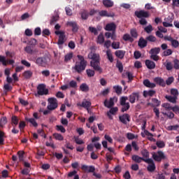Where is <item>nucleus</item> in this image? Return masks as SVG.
<instances>
[{"label":"nucleus","instance_id":"nucleus-1","mask_svg":"<svg viewBox=\"0 0 179 179\" xmlns=\"http://www.w3.org/2000/svg\"><path fill=\"white\" fill-rule=\"evenodd\" d=\"M88 58L89 59H92L90 65L93 69L96 71V72L103 73V69L100 67V55L91 52L88 54Z\"/></svg>","mask_w":179,"mask_h":179},{"label":"nucleus","instance_id":"nucleus-2","mask_svg":"<svg viewBox=\"0 0 179 179\" xmlns=\"http://www.w3.org/2000/svg\"><path fill=\"white\" fill-rule=\"evenodd\" d=\"M106 31H111V32H106L105 37L106 38H111V40H116L117 35L115 34V31L117 30V24L114 22H110L106 24L104 27Z\"/></svg>","mask_w":179,"mask_h":179},{"label":"nucleus","instance_id":"nucleus-3","mask_svg":"<svg viewBox=\"0 0 179 179\" xmlns=\"http://www.w3.org/2000/svg\"><path fill=\"white\" fill-rule=\"evenodd\" d=\"M77 58L79 59L80 62H76L74 67H73V69H74L75 72H77V73H82L85 69H86V66L87 65V62L85 60V57L83 56L78 55L77 56Z\"/></svg>","mask_w":179,"mask_h":179},{"label":"nucleus","instance_id":"nucleus-4","mask_svg":"<svg viewBox=\"0 0 179 179\" xmlns=\"http://www.w3.org/2000/svg\"><path fill=\"white\" fill-rule=\"evenodd\" d=\"M135 16H136V17H138L139 20V23L141 24V26H146V24H148V21L146 20V19H148V17H150V14H149V11H145L143 10H136L134 13Z\"/></svg>","mask_w":179,"mask_h":179},{"label":"nucleus","instance_id":"nucleus-5","mask_svg":"<svg viewBox=\"0 0 179 179\" xmlns=\"http://www.w3.org/2000/svg\"><path fill=\"white\" fill-rule=\"evenodd\" d=\"M47 108L49 110V111H54V110L58 108V100H57V98H48Z\"/></svg>","mask_w":179,"mask_h":179},{"label":"nucleus","instance_id":"nucleus-6","mask_svg":"<svg viewBox=\"0 0 179 179\" xmlns=\"http://www.w3.org/2000/svg\"><path fill=\"white\" fill-rule=\"evenodd\" d=\"M81 169L84 171H87V173H93V176L96 177V178H101V174L96 173V168L93 166H87V165H82Z\"/></svg>","mask_w":179,"mask_h":179},{"label":"nucleus","instance_id":"nucleus-7","mask_svg":"<svg viewBox=\"0 0 179 179\" xmlns=\"http://www.w3.org/2000/svg\"><path fill=\"white\" fill-rule=\"evenodd\" d=\"M128 100V96H122L120 99V106H122L121 109L122 113H125V111H128V109L131 107L129 105V102H127Z\"/></svg>","mask_w":179,"mask_h":179},{"label":"nucleus","instance_id":"nucleus-8","mask_svg":"<svg viewBox=\"0 0 179 179\" xmlns=\"http://www.w3.org/2000/svg\"><path fill=\"white\" fill-rule=\"evenodd\" d=\"M152 159L155 160V162H162V160H166L167 157H166L163 151H158L157 152V153H152Z\"/></svg>","mask_w":179,"mask_h":179},{"label":"nucleus","instance_id":"nucleus-9","mask_svg":"<svg viewBox=\"0 0 179 179\" xmlns=\"http://www.w3.org/2000/svg\"><path fill=\"white\" fill-rule=\"evenodd\" d=\"M37 94H38V96H47V94H48V89L45 88V85L39 84L38 85Z\"/></svg>","mask_w":179,"mask_h":179},{"label":"nucleus","instance_id":"nucleus-10","mask_svg":"<svg viewBox=\"0 0 179 179\" xmlns=\"http://www.w3.org/2000/svg\"><path fill=\"white\" fill-rule=\"evenodd\" d=\"M47 56L38 57L35 60V64L38 66H45L47 65Z\"/></svg>","mask_w":179,"mask_h":179},{"label":"nucleus","instance_id":"nucleus-11","mask_svg":"<svg viewBox=\"0 0 179 179\" xmlns=\"http://www.w3.org/2000/svg\"><path fill=\"white\" fill-rule=\"evenodd\" d=\"M131 160H133V162H135V163H142V162H145V163H150V159H145L136 155H132Z\"/></svg>","mask_w":179,"mask_h":179},{"label":"nucleus","instance_id":"nucleus-12","mask_svg":"<svg viewBox=\"0 0 179 179\" xmlns=\"http://www.w3.org/2000/svg\"><path fill=\"white\" fill-rule=\"evenodd\" d=\"M0 62L2 63L3 66H7V65H13L15 60L6 59V57L0 55Z\"/></svg>","mask_w":179,"mask_h":179},{"label":"nucleus","instance_id":"nucleus-13","mask_svg":"<svg viewBox=\"0 0 179 179\" xmlns=\"http://www.w3.org/2000/svg\"><path fill=\"white\" fill-rule=\"evenodd\" d=\"M139 92H133L129 96V101L131 104H134L136 101H138L139 100Z\"/></svg>","mask_w":179,"mask_h":179},{"label":"nucleus","instance_id":"nucleus-14","mask_svg":"<svg viewBox=\"0 0 179 179\" xmlns=\"http://www.w3.org/2000/svg\"><path fill=\"white\" fill-rule=\"evenodd\" d=\"M164 40H166L167 41H170L172 47L173 48H178L179 47V42L178 41L174 39L171 36H164Z\"/></svg>","mask_w":179,"mask_h":179},{"label":"nucleus","instance_id":"nucleus-15","mask_svg":"<svg viewBox=\"0 0 179 179\" xmlns=\"http://www.w3.org/2000/svg\"><path fill=\"white\" fill-rule=\"evenodd\" d=\"M117 101V97H111L110 98L109 101L106 99L103 102V105L107 108H111V107H114V101Z\"/></svg>","mask_w":179,"mask_h":179},{"label":"nucleus","instance_id":"nucleus-16","mask_svg":"<svg viewBox=\"0 0 179 179\" xmlns=\"http://www.w3.org/2000/svg\"><path fill=\"white\" fill-rule=\"evenodd\" d=\"M119 120L122 124L127 125V124L131 121V117L128 113H124L122 115L119 116ZM127 121H128V122H127Z\"/></svg>","mask_w":179,"mask_h":179},{"label":"nucleus","instance_id":"nucleus-17","mask_svg":"<svg viewBox=\"0 0 179 179\" xmlns=\"http://www.w3.org/2000/svg\"><path fill=\"white\" fill-rule=\"evenodd\" d=\"M78 106L83 107V108H86L87 111L89 113V110L90 109V107H92V102H90V101L84 99L82 103H79Z\"/></svg>","mask_w":179,"mask_h":179},{"label":"nucleus","instance_id":"nucleus-18","mask_svg":"<svg viewBox=\"0 0 179 179\" xmlns=\"http://www.w3.org/2000/svg\"><path fill=\"white\" fill-rule=\"evenodd\" d=\"M147 160H150V162L148 163V166L147 167L148 171H150V173H153L155 170H156V165L155 164V162H153V159H147Z\"/></svg>","mask_w":179,"mask_h":179},{"label":"nucleus","instance_id":"nucleus-19","mask_svg":"<svg viewBox=\"0 0 179 179\" xmlns=\"http://www.w3.org/2000/svg\"><path fill=\"white\" fill-rule=\"evenodd\" d=\"M67 26L72 27V31L73 33H77L78 30H79V27L78 26V24L76 22H68Z\"/></svg>","mask_w":179,"mask_h":179},{"label":"nucleus","instance_id":"nucleus-20","mask_svg":"<svg viewBox=\"0 0 179 179\" xmlns=\"http://www.w3.org/2000/svg\"><path fill=\"white\" fill-rule=\"evenodd\" d=\"M145 65L148 69H155L156 68V63L149 59L145 60Z\"/></svg>","mask_w":179,"mask_h":179},{"label":"nucleus","instance_id":"nucleus-21","mask_svg":"<svg viewBox=\"0 0 179 179\" xmlns=\"http://www.w3.org/2000/svg\"><path fill=\"white\" fill-rule=\"evenodd\" d=\"M138 45L140 47V48H145V47H147L148 45V41L145 40L143 37H141L138 41Z\"/></svg>","mask_w":179,"mask_h":179},{"label":"nucleus","instance_id":"nucleus-22","mask_svg":"<svg viewBox=\"0 0 179 179\" xmlns=\"http://www.w3.org/2000/svg\"><path fill=\"white\" fill-rule=\"evenodd\" d=\"M154 82L157 83V85H159V86H162V87H166V83L164 82V80L162 78L157 77L154 79Z\"/></svg>","mask_w":179,"mask_h":179},{"label":"nucleus","instance_id":"nucleus-23","mask_svg":"<svg viewBox=\"0 0 179 179\" xmlns=\"http://www.w3.org/2000/svg\"><path fill=\"white\" fill-rule=\"evenodd\" d=\"M143 85L146 87H150V89H154V87H156V84L150 83L148 79L144 80Z\"/></svg>","mask_w":179,"mask_h":179},{"label":"nucleus","instance_id":"nucleus-24","mask_svg":"<svg viewBox=\"0 0 179 179\" xmlns=\"http://www.w3.org/2000/svg\"><path fill=\"white\" fill-rule=\"evenodd\" d=\"M103 5L105 8H113L114 6V1L111 0H103Z\"/></svg>","mask_w":179,"mask_h":179},{"label":"nucleus","instance_id":"nucleus-25","mask_svg":"<svg viewBox=\"0 0 179 179\" xmlns=\"http://www.w3.org/2000/svg\"><path fill=\"white\" fill-rule=\"evenodd\" d=\"M155 94H156V91L155 90L143 91V96L145 97H153Z\"/></svg>","mask_w":179,"mask_h":179},{"label":"nucleus","instance_id":"nucleus-26","mask_svg":"<svg viewBox=\"0 0 179 179\" xmlns=\"http://www.w3.org/2000/svg\"><path fill=\"white\" fill-rule=\"evenodd\" d=\"M80 90H81V92H84V93H87V92L90 90V88L89 87V85H87V84L82 83L80 85Z\"/></svg>","mask_w":179,"mask_h":179},{"label":"nucleus","instance_id":"nucleus-27","mask_svg":"<svg viewBox=\"0 0 179 179\" xmlns=\"http://www.w3.org/2000/svg\"><path fill=\"white\" fill-rule=\"evenodd\" d=\"M115 55L120 59H122L124 57H125V51L124 50H116Z\"/></svg>","mask_w":179,"mask_h":179},{"label":"nucleus","instance_id":"nucleus-28","mask_svg":"<svg viewBox=\"0 0 179 179\" xmlns=\"http://www.w3.org/2000/svg\"><path fill=\"white\" fill-rule=\"evenodd\" d=\"M99 15H101V17H104L106 16V17H114V13H110L108 14V13L107 12V10H101L99 13Z\"/></svg>","mask_w":179,"mask_h":179},{"label":"nucleus","instance_id":"nucleus-29","mask_svg":"<svg viewBox=\"0 0 179 179\" xmlns=\"http://www.w3.org/2000/svg\"><path fill=\"white\" fill-rule=\"evenodd\" d=\"M65 34H62L60 36H59V39L57 41L58 45H62L64 43H65Z\"/></svg>","mask_w":179,"mask_h":179},{"label":"nucleus","instance_id":"nucleus-30","mask_svg":"<svg viewBox=\"0 0 179 179\" xmlns=\"http://www.w3.org/2000/svg\"><path fill=\"white\" fill-rule=\"evenodd\" d=\"M116 68H117L120 73H122L124 71V65L122 64V62L117 60L116 63Z\"/></svg>","mask_w":179,"mask_h":179},{"label":"nucleus","instance_id":"nucleus-31","mask_svg":"<svg viewBox=\"0 0 179 179\" xmlns=\"http://www.w3.org/2000/svg\"><path fill=\"white\" fill-rule=\"evenodd\" d=\"M26 121H27V122H30V124H31V125H33V127H34L35 128H37V127H38V124H37V122H36V120L34 118H25Z\"/></svg>","mask_w":179,"mask_h":179},{"label":"nucleus","instance_id":"nucleus-32","mask_svg":"<svg viewBox=\"0 0 179 179\" xmlns=\"http://www.w3.org/2000/svg\"><path fill=\"white\" fill-rule=\"evenodd\" d=\"M130 34L133 38H138V36H139L138 34V30H136V28H133L130 30Z\"/></svg>","mask_w":179,"mask_h":179},{"label":"nucleus","instance_id":"nucleus-33","mask_svg":"<svg viewBox=\"0 0 179 179\" xmlns=\"http://www.w3.org/2000/svg\"><path fill=\"white\" fill-rule=\"evenodd\" d=\"M165 98L168 101H170V103H173L175 104L177 103V96H166Z\"/></svg>","mask_w":179,"mask_h":179},{"label":"nucleus","instance_id":"nucleus-34","mask_svg":"<svg viewBox=\"0 0 179 179\" xmlns=\"http://www.w3.org/2000/svg\"><path fill=\"white\" fill-rule=\"evenodd\" d=\"M24 78L25 79H30L33 76V72L31 71H25L23 73Z\"/></svg>","mask_w":179,"mask_h":179},{"label":"nucleus","instance_id":"nucleus-35","mask_svg":"<svg viewBox=\"0 0 179 179\" xmlns=\"http://www.w3.org/2000/svg\"><path fill=\"white\" fill-rule=\"evenodd\" d=\"M113 90H115V93L118 95L122 93V87L120 85H115L113 86Z\"/></svg>","mask_w":179,"mask_h":179},{"label":"nucleus","instance_id":"nucleus-36","mask_svg":"<svg viewBox=\"0 0 179 179\" xmlns=\"http://www.w3.org/2000/svg\"><path fill=\"white\" fill-rule=\"evenodd\" d=\"M160 50H161L160 48H152V49L150 50V54L157 55V54H160Z\"/></svg>","mask_w":179,"mask_h":179},{"label":"nucleus","instance_id":"nucleus-37","mask_svg":"<svg viewBox=\"0 0 179 179\" xmlns=\"http://www.w3.org/2000/svg\"><path fill=\"white\" fill-rule=\"evenodd\" d=\"M123 40L124 41H130L131 43L134 42V38L132 37H131L129 34H125L123 36Z\"/></svg>","mask_w":179,"mask_h":179},{"label":"nucleus","instance_id":"nucleus-38","mask_svg":"<svg viewBox=\"0 0 179 179\" xmlns=\"http://www.w3.org/2000/svg\"><path fill=\"white\" fill-rule=\"evenodd\" d=\"M141 155H142L143 159H150L149 158L150 154H149V151H148V150L144 149V150H141Z\"/></svg>","mask_w":179,"mask_h":179},{"label":"nucleus","instance_id":"nucleus-39","mask_svg":"<svg viewBox=\"0 0 179 179\" xmlns=\"http://www.w3.org/2000/svg\"><path fill=\"white\" fill-rule=\"evenodd\" d=\"M96 43L98 44H103V43H104V36L103 35V34H100L98 36Z\"/></svg>","mask_w":179,"mask_h":179},{"label":"nucleus","instance_id":"nucleus-40","mask_svg":"<svg viewBox=\"0 0 179 179\" xmlns=\"http://www.w3.org/2000/svg\"><path fill=\"white\" fill-rule=\"evenodd\" d=\"M171 54H173V50L171 49H167L162 52V57H169Z\"/></svg>","mask_w":179,"mask_h":179},{"label":"nucleus","instance_id":"nucleus-41","mask_svg":"<svg viewBox=\"0 0 179 179\" xmlns=\"http://www.w3.org/2000/svg\"><path fill=\"white\" fill-rule=\"evenodd\" d=\"M53 136L56 141H64V136L61 134L55 133L53 134Z\"/></svg>","mask_w":179,"mask_h":179},{"label":"nucleus","instance_id":"nucleus-42","mask_svg":"<svg viewBox=\"0 0 179 179\" xmlns=\"http://www.w3.org/2000/svg\"><path fill=\"white\" fill-rule=\"evenodd\" d=\"M106 55H107V58H108V61H110V62H114V58L113 57V54H111V51L107 50Z\"/></svg>","mask_w":179,"mask_h":179},{"label":"nucleus","instance_id":"nucleus-43","mask_svg":"<svg viewBox=\"0 0 179 179\" xmlns=\"http://www.w3.org/2000/svg\"><path fill=\"white\" fill-rule=\"evenodd\" d=\"M73 57V53H69L66 55L64 56V62H68L69 61H71Z\"/></svg>","mask_w":179,"mask_h":179},{"label":"nucleus","instance_id":"nucleus-44","mask_svg":"<svg viewBox=\"0 0 179 179\" xmlns=\"http://www.w3.org/2000/svg\"><path fill=\"white\" fill-rule=\"evenodd\" d=\"M144 31H146L148 34L152 33V31H153V27H152V24H149L148 26L145 27L144 28Z\"/></svg>","mask_w":179,"mask_h":179},{"label":"nucleus","instance_id":"nucleus-45","mask_svg":"<svg viewBox=\"0 0 179 179\" xmlns=\"http://www.w3.org/2000/svg\"><path fill=\"white\" fill-rule=\"evenodd\" d=\"M164 65L166 66L167 71H171V69H173V64H171V62L164 63Z\"/></svg>","mask_w":179,"mask_h":179},{"label":"nucleus","instance_id":"nucleus-46","mask_svg":"<svg viewBox=\"0 0 179 179\" xmlns=\"http://www.w3.org/2000/svg\"><path fill=\"white\" fill-rule=\"evenodd\" d=\"M69 87H72L73 89H76L78 87V83L75 80H71L69 83Z\"/></svg>","mask_w":179,"mask_h":179},{"label":"nucleus","instance_id":"nucleus-47","mask_svg":"<svg viewBox=\"0 0 179 179\" xmlns=\"http://www.w3.org/2000/svg\"><path fill=\"white\" fill-rule=\"evenodd\" d=\"M156 145L157 148H159L160 149L165 148L166 146V143H164V141H157Z\"/></svg>","mask_w":179,"mask_h":179},{"label":"nucleus","instance_id":"nucleus-48","mask_svg":"<svg viewBox=\"0 0 179 179\" xmlns=\"http://www.w3.org/2000/svg\"><path fill=\"white\" fill-rule=\"evenodd\" d=\"M57 131H60L62 134H65L66 132V130L65 129V127L62 125H57L56 126Z\"/></svg>","mask_w":179,"mask_h":179},{"label":"nucleus","instance_id":"nucleus-49","mask_svg":"<svg viewBox=\"0 0 179 179\" xmlns=\"http://www.w3.org/2000/svg\"><path fill=\"white\" fill-rule=\"evenodd\" d=\"M81 17L83 20H86L89 17V13L86 10H84L81 13Z\"/></svg>","mask_w":179,"mask_h":179},{"label":"nucleus","instance_id":"nucleus-50","mask_svg":"<svg viewBox=\"0 0 179 179\" xmlns=\"http://www.w3.org/2000/svg\"><path fill=\"white\" fill-rule=\"evenodd\" d=\"M87 75L89 78H93L94 76V71L92 69H87L86 70Z\"/></svg>","mask_w":179,"mask_h":179},{"label":"nucleus","instance_id":"nucleus-51","mask_svg":"<svg viewBox=\"0 0 179 179\" xmlns=\"http://www.w3.org/2000/svg\"><path fill=\"white\" fill-rule=\"evenodd\" d=\"M89 31L91 33H93V34H94V36H97V34H99V31H97V29H96L95 27H90Z\"/></svg>","mask_w":179,"mask_h":179},{"label":"nucleus","instance_id":"nucleus-52","mask_svg":"<svg viewBox=\"0 0 179 179\" xmlns=\"http://www.w3.org/2000/svg\"><path fill=\"white\" fill-rule=\"evenodd\" d=\"M17 155H18L20 162H23V159L24 157V151H18Z\"/></svg>","mask_w":179,"mask_h":179},{"label":"nucleus","instance_id":"nucleus-53","mask_svg":"<svg viewBox=\"0 0 179 179\" xmlns=\"http://www.w3.org/2000/svg\"><path fill=\"white\" fill-rule=\"evenodd\" d=\"M178 128H179L178 124L173 125V126H169L167 127V130L168 131H177V129H178Z\"/></svg>","mask_w":179,"mask_h":179},{"label":"nucleus","instance_id":"nucleus-54","mask_svg":"<svg viewBox=\"0 0 179 179\" xmlns=\"http://www.w3.org/2000/svg\"><path fill=\"white\" fill-rule=\"evenodd\" d=\"M162 114L168 117V118H169L170 120H173V118H174V114L173 113V112L162 113Z\"/></svg>","mask_w":179,"mask_h":179},{"label":"nucleus","instance_id":"nucleus-55","mask_svg":"<svg viewBox=\"0 0 179 179\" xmlns=\"http://www.w3.org/2000/svg\"><path fill=\"white\" fill-rule=\"evenodd\" d=\"M24 51L25 52H27V54H33L34 51H33V48H31V46L28 45L24 48Z\"/></svg>","mask_w":179,"mask_h":179},{"label":"nucleus","instance_id":"nucleus-56","mask_svg":"<svg viewBox=\"0 0 179 179\" xmlns=\"http://www.w3.org/2000/svg\"><path fill=\"white\" fill-rule=\"evenodd\" d=\"M152 101L154 106H155V107H159V106H160V104H161V103H162L160 101H159V100H158L157 99H156V98H153V99H152Z\"/></svg>","mask_w":179,"mask_h":179},{"label":"nucleus","instance_id":"nucleus-57","mask_svg":"<svg viewBox=\"0 0 179 179\" xmlns=\"http://www.w3.org/2000/svg\"><path fill=\"white\" fill-rule=\"evenodd\" d=\"M147 41H150V43H155L156 41V38L153 35H150L146 38Z\"/></svg>","mask_w":179,"mask_h":179},{"label":"nucleus","instance_id":"nucleus-58","mask_svg":"<svg viewBox=\"0 0 179 179\" xmlns=\"http://www.w3.org/2000/svg\"><path fill=\"white\" fill-rule=\"evenodd\" d=\"M162 106L164 108H166V110H169V111L173 109V106H170V103H164Z\"/></svg>","mask_w":179,"mask_h":179},{"label":"nucleus","instance_id":"nucleus-59","mask_svg":"<svg viewBox=\"0 0 179 179\" xmlns=\"http://www.w3.org/2000/svg\"><path fill=\"white\" fill-rule=\"evenodd\" d=\"M173 82H174V77L173 76L168 78V79L166 80V83L168 85V86H170Z\"/></svg>","mask_w":179,"mask_h":179},{"label":"nucleus","instance_id":"nucleus-60","mask_svg":"<svg viewBox=\"0 0 179 179\" xmlns=\"http://www.w3.org/2000/svg\"><path fill=\"white\" fill-rule=\"evenodd\" d=\"M51 34V32L50 31V29H45L42 31V36L44 37L45 36H50Z\"/></svg>","mask_w":179,"mask_h":179},{"label":"nucleus","instance_id":"nucleus-61","mask_svg":"<svg viewBox=\"0 0 179 179\" xmlns=\"http://www.w3.org/2000/svg\"><path fill=\"white\" fill-rule=\"evenodd\" d=\"M112 48H113V50H118V48H120V42L112 43Z\"/></svg>","mask_w":179,"mask_h":179},{"label":"nucleus","instance_id":"nucleus-62","mask_svg":"<svg viewBox=\"0 0 179 179\" xmlns=\"http://www.w3.org/2000/svg\"><path fill=\"white\" fill-rule=\"evenodd\" d=\"M3 89L6 92H10V90H12L13 87L9 84H6L3 86Z\"/></svg>","mask_w":179,"mask_h":179},{"label":"nucleus","instance_id":"nucleus-63","mask_svg":"<svg viewBox=\"0 0 179 179\" xmlns=\"http://www.w3.org/2000/svg\"><path fill=\"white\" fill-rule=\"evenodd\" d=\"M172 111H173L175 114H179V106L176 105L175 106L172 107Z\"/></svg>","mask_w":179,"mask_h":179},{"label":"nucleus","instance_id":"nucleus-64","mask_svg":"<svg viewBox=\"0 0 179 179\" xmlns=\"http://www.w3.org/2000/svg\"><path fill=\"white\" fill-rule=\"evenodd\" d=\"M173 64H174V69H179V60L176 59L173 61Z\"/></svg>","mask_w":179,"mask_h":179}]
</instances>
